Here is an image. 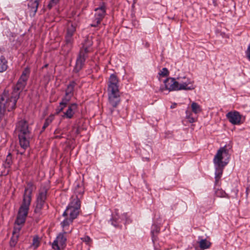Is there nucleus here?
I'll return each instance as SVG.
<instances>
[{"label": "nucleus", "mask_w": 250, "mask_h": 250, "mask_svg": "<svg viewBox=\"0 0 250 250\" xmlns=\"http://www.w3.org/2000/svg\"><path fill=\"white\" fill-rule=\"evenodd\" d=\"M87 53L84 52L83 50H80L74 68V71L76 72H78L82 68L84 65L85 59L87 57Z\"/></svg>", "instance_id": "12"}, {"label": "nucleus", "mask_w": 250, "mask_h": 250, "mask_svg": "<svg viewBox=\"0 0 250 250\" xmlns=\"http://www.w3.org/2000/svg\"><path fill=\"white\" fill-rule=\"evenodd\" d=\"M75 85L74 82H71L67 85V88L65 90V95L69 96L71 97L73 96L74 88Z\"/></svg>", "instance_id": "23"}, {"label": "nucleus", "mask_w": 250, "mask_h": 250, "mask_svg": "<svg viewBox=\"0 0 250 250\" xmlns=\"http://www.w3.org/2000/svg\"><path fill=\"white\" fill-rule=\"evenodd\" d=\"M199 246L202 250L208 249L211 246V243L206 239L201 240L199 242Z\"/></svg>", "instance_id": "25"}, {"label": "nucleus", "mask_w": 250, "mask_h": 250, "mask_svg": "<svg viewBox=\"0 0 250 250\" xmlns=\"http://www.w3.org/2000/svg\"><path fill=\"white\" fill-rule=\"evenodd\" d=\"M165 89L171 91H178V83L177 82L176 79L174 78L169 77L166 79L164 82Z\"/></svg>", "instance_id": "11"}, {"label": "nucleus", "mask_w": 250, "mask_h": 250, "mask_svg": "<svg viewBox=\"0 0 250 250\" xmlns=\"http://www.w3.org/2000/svg\"><path fill=\"white\" fill-rule=\"evenodd\" d=\"M186 114V118L188 119L189 123H193L196 121V118L192 116V113L190 111L187 110Z\"/></svg>", "instance_id": "27"}, {"label": "nucleus", "mask_w": 250, "mask_h": 250, "mask_svg": "<svg viewBox=\"0 0 250 250\" xmlns=\"http://www.w3.org/2000/svg\"><path fill=\"white\" fill-rule=\"evenodd\" d=\"M12 163V156L10 154H9L7 157L6 159L5 160V167H9Z\"/></svg>", "instance_id": "33"}, {"label": "nucleus", "mask_w": 250, "mask_h": 250, "mask_svg": "<svg viewBox=\"0 0 250 250\" xmlns=\"http://www.w3.org/2000/svg\"><path fill=\"white\" fill-rule=\"evenodd\" d=\"M40 0H30L28 4L30 16H34L37 11Z\"/></svg>", "instance_id": "15"}, {"label": "nucleus", "mask_w": 250, "mask_h": 250, "mask_svg": "<svg viewBox=\"0 0 250 250\" xmlns=\"http://www.w3.org/2000/svg\"><path fill=\"white\" fill-rule=\"evenodd\" d=\"M162 91H163L164 88L161 89Z\"/></svg>", "instance_id": "47"}, {"label": "nucleus", "mask_w": 250, "mask_h": 250, "mask_svg": "<svg viewBox=\"0 0 250 250\" xmlns=\"http://www.w3.org/2000/svg\"><path fill=\"white\" fill-rule=\"evenodd\" d=\"M81 201L77 200L76 201L71 200L66 209L63 213L64 216L68 217L74 219L78 216L80 212Z\"/></svg>", "instance_id": "6"}, {"label": "nucleus", "mask_w": 250, "mask_h": 250, "mask_svg": "<svg viewBox=\"0 0 250 250\" xmlns=\"http://www.w3.org/2000/svg\"><path fill=\"white\" fill-rule=\"evenodd\" d=\"M215 183L217 184L222 176L225 166L215 165Z\"/></svg>", "instance_id": "21"}, {"label": "nucleus", "mask_w": 250, "mask_h": 250, "mask_svg": "<svg viewBox=\"0 0 250 250\" xmlns=\"http://www.w3.org/2000/svg\"><path fill=\"white\" fill-rule=\"evenodd\" d=\"M115 214L113 215L112 219L111 220V221H112L111 224L112 225L116 227L117 226V225L116 223H115V222H117L119 220V213L117 212V209L115 210Z\"/></svg>", "instance_id": "31"}, {"label": "nucleus", "mask_w": 250, "mask_h": 250, "mask_svg": "<svg viewBox=\"0 0 250 250\" xmlns=\"http://www.w3.org/2000/svg\"><path fill=\"white\" fill-rule=\"evenodd\" d=\"M36 188V186L32 183H27L24 189L22 204L19 208L15 224L22 226L24 225L31 204L32 192Z\"/></svg>", "instance_id": "2"}, {"label": "nucleus", "mask_w": 250, "mask_h": 250, "mask_svg": "<svg viewBox=\"0 0 250 250\" xmlns=\"http://www.w3.org/2000/svg\"><path fill=\"white\" fill-rule=\"evenodd\" d=\"M229 157V151L226 146L221 147L213 159L214 165L225 166L228 163Z\"/></svg>", "instance_id": "5"}, {"label": "nucleus", "mask_w": 250, "mask_h": 250, "mask_svg": "<svg viewBox=\"0 0 250 250\" xmlns=\"http://www.w3.org/2000/svg\"><path fill=\"white\" fill-rule=\"evenodd\" d=\"M16 131L18 135L20 145L23 150H18V153L22 155L24 150L29 146L31 132L28 123L24 120L19 121L16 125Z\"/></svg>", "instance_id": "3"}, {"label": "nucleus", "mask_w": 250, "mask_h": 250, "mask_svg": "<svg viewBox=\"0 0 250 250\" xmlns=\"http://www.w3.org/2000/svg\"><path fill=\"white\" fill-rule=\"evenodd\" d=\"M78 23L76 21H68L65 27L66 34L65 35V44L71 46L73 42V36L76 31Z\"/></svg>", "instance_id": "7"}, {"label": "nucleus", "mask_w": 250, "mask_h": 250, "mask_svg": "<svg viewBox=\"0 0 250 250\" xmlns=\"http://www.w3.org/2000/svg\"><path fill=\"white\" fill-rule=\"evenodd\" d=\"M159 75L162 77H166L169 75V71L167 68H163L159 72Z\"/></svg>", "instance_id": "35"}, {"label": "nucleus", "mask_w": 250, "mask_h": 250, "mask_svg": "<svg viewBox=\"0 0 250 250\" xmlns=\"http://www.w3.org/2000/svg\"><path fill=\"white\" fill-rule=\"evenodd\" d=\"M30 74V68L25 67L16 84L13 87V91L10 95L8 91L4 90L1 95V100H7L6 106L8 110H13L16 107L17 101L19 98L20 94L25 88Z\"/></svg>", "instance_id": "1"}, {"label": "nucleus", "mask_w": 250, "mask_h": 250, "mask_svg": "<svg viewBox=\"0 0 250 250\" xmlns=\"http://www.w3.org/2000/svg\"><path fill=\"white\" fill-rule=\"evenodd\" d=\"M246 54L249 61H250V44L248 46L247 51H246Z\"/></svg>", "instance_id": "39"}, {"label": "nucleus", "mask_w": 250, "mask_h": 250, "mask_svg": "<svg viewBox=\"0 0 250 250\" xmlns=\"http://www.w3.org/2000/svg\"><path fill=\"white\" fill-rule=\"evenodd\" d=\"M93 44L92 37H87L84 40L83 47L81 50H83L84 52L88 53L92 50L91 46Z\"/></svg>", "instance_id": "17"}, {"label": "nucleus", "mask_w": 250, "mask_h": 250, "mask_svg": "<svg viewBox=\"0 0 250 250\" xmlns=\"http://www.w3.org/2000/svg\"><path fill=\"white\" fill-rule=\"evenodd\" d=\"M19 236V235L13 234L10 241V245L11 247L15 246L18 242Z\"/></svg>", "instance_id": "30"}, {"label": "nucleus", "mask_w": 250, "mask_h": 250, "mask_svg": "<svg viewBox=\"0 0 250 250\" xmlns=\"http://www.w3.org/2000/svg\"><path fill=\"white\" fill-rule=\"evenodd\" d=\"M73 221V219L67 217V218L61 223L64 233L70 232L72 231V229H69L68 228L69 225L72 224Z\"/></svg>", "instance_id": "19"}, {"label": "nucleus", "mask_w": 250, "mask_h": 250, "mask_svg": "<svg viewBox=\"0 0 250 250\" xmlns=\"http://www.w3.org/2000/svg\"><path fill=\"white\" fill-rule=\"evenodd\" d=\"M175 207H172V209H175Z\"/></svg>", "instance_id": "43"}, {"label": "nucleus", "mask_w": 250, "mask_h": 250, "mask_svg": "<svg viewBox=\"0 0 250 250\" xmlns=\"http://www.w3.org/2000/svg\"><path fill=\"white\" fill-rule=\"evenodd\" d=\"M146 46H148V44H147V43H146Z\"/></svg>", "instance_id": "46"}, {"label": "nucleus", "mask_w": 250, "mask_h": 250, "mask_svg": "<svg viewBox=\"0 0 250 250\" xmlns=\"http://www.w3.org/2000/svg\"><path fill=\"white\" fill-rule=\"evenodd\" d=\"M65 233L59 234L52 244V249L54 250H60V247L63 246L66 241Z\"/></svg>", "instance_id": "13"}, {"label": "nucleus", "mask_w": 250, "mask_h": 250, "mask_svg": "<svg viewBox=\"0 0 250 250\" xmlns=\"http://www.w3.org/2000/svg\"><path fill=\"white\" fill-rule=\"evenodd\" d=\"M215 195L219 197H225L226 193L222 189H217L215 191Z\"/></svg>", "instance_id": "34"}, {"label": "nucleus", "mask_w": 250, "mask_h": 250, "mask_svg": "<svg viewBox=\"0 0 250 250\" xmlns=\"http://www.w3.org/2000/svg\"><path fill=\"white\" fill-rule=\"evenodd\" d=\"M71 98L72 97L66 95H65V96L62 99V101L60 102V105L56 110L57 113H59L63 110V109L66 106L68 103L70 101Z\"/></svg>", "instance_id": "18"}, {"label": "nucleus", "mask_w": 250, "mask_h": 250, "mask_svg": "<svg viewBox=\"0 0 250 250\" xmlns=\"http://www.w3.org/2000/svg\"><path fill=\"white\" fill-rule=\"evenodd\" d=\"M84 192L83 187L81 186L77 185L75 190V195L72 196V200L74 201H76L77 200L80 201L82 198L83 193Z\"/></svg>", "instance_id": "16"}, {"label": "nucleus", "mask_w": 250, "mask_h": 250, "mask_svg": "<svg viewBox=\"0 0 250 250\" xmlns=\"http://www.w3.org/2000/svg\"><path fill=\"white\" fill-rule=\"evenodd\" d=\"M176 105H177V104H176V103H174V104H173L171 105L170 108H175V107H176Z\"/></svg>", "instance_id": "42"}, {"label": "nucleus", "mask_w": 250, "mask_h": 250, "mask_svg": "<svg viewBox=\"0 0 250 250\" xmlns=\"http://www.w3.org/2000/svg\"><path fill=\"white\" fill-rule=\"evenodd\" d=\"M81 240L85 242L86 244H88L91 241L90 238L88 236H85L83 238H81Z\"/></svg>", "instance_id": "37"}, {"label": "nucleus", "mask_w": 250, "mask_h": 250, "mask_svg": "<svg viewBox=\"0 0 250 250\" xmlns=\"http://www.w3.org/2000/svg\"><path fill=\"white\" fill-rule=\"evenodd\" d=\"M22 226L15 223V226L13 231V234L19 235Z\"/></svg>", "instance_id": "29"}, {"label": "nucleus", "mask_w": 250, "mask_h": 250, "mask_svg": "<svg viewBox=\"0 0 250 250\" xmlns=\"http://www.w3.org/2000/svg\"><path fill=\"white\" fill-rule=\"evenodd\" d=\"M119 82L115 74L110 75L108 84V95L109 104L113 107H116L120 102L119 90Z\"/></svg>", "instance_id": "4"}, {"label": "nucleus", "mask_w": 250, "mask_h": 250, "mask_svg": "<svg viewBox=\"0 0 250 250\" xmlns=\"http://www.w3.org/2000/svg\"><path fill=\"white\" fill-rule=\"evenodd\" d=\"M113 111V109H111V111H110L111 113H112Z\"/></svg>", "instance_id": "44"}, {"label": "nucleus", "mask_w": 250, "mask_h": 250, "mask_svg": "<svg viewBox=\"0 0 250 250\" xmlns=\"http://www.w3.org/2000/svg\"><path fill=\"white\" fill-rule=\"evenodd\" d=\"M40 241L38 236H36L33 238L32 246L35 249H37L40 245Z\"/></svg>", "instance_id": "32"}, {"label": "nucleus", "mask_w": 250, "mask_h": 250, "mask_svg": "<svg viewBox=\"0 0 250 250\" xmlns=\"http://www.w3.org/2000/svg\"><path fill=\"white\" fill-rule=\"evenodd\" d=\"M184 82H182V83H180L179 85H178V91L183 90H190L194 89L193 82L189 78L184 76Z\"/></svg>", "instance_id": "14"}, {"label": "nucleus", "mask_w": 250, "mask_h": 250, "mask_svg": "<svg viewBox=\"0 0 250 250\" xmlns=\"http://www.w3.org/2000/svg\"><path fill=\"white\" fill-rule=\"evenodd\" d=\"M160 229V228L157 225H154L152 227L151 233L152 235V240L154 244H155V241L157 240V234L159 232Z\"/></svg>", "instance_id": "22"}, {"label": "nucleus", "mask_w": 250, "mask_h": 250, "mask_svg": "<svg viewBox=\"0 0 250 250\" xmlns=\"http://www.w3.org/2000/svg\"><path fill=\"white\" fill-rule=\"evenodd\" d=\"M77 108V105L76 104H72L69 105L67 110L64 113V116L68 119H71L73 117L75 111Z\"/></svg>", "instance_id": "20"}, {"label": "nucleus", "mask_w": 250, "mask_h": 250, "mask_svg": "<svg viewBox=\"0 0 250 250\" xmlns=\"http://www.w3.org/2000/svg\"><path fill=\"white\" fill-rule=\"evenodd\" d=\"M60 0H50V2L48 5V8L51 9L52 7L56 5L59 1Z\"/></svg>", "instance_id": "36"}, {"label": "nucleus", "mask_w": 250, "mask_h": 250, "mask_svg": "<svg viewBox=\"0 0 250 250\" xmlns=\"http://www.w3.org/2000/svg\"><path fill=\"white\" fill-rule=\"evenodd\" d=\"M226 117L232 125H238L242 123L241 122V115L238 111L229 112L226 114Z\"/></svg>", "instance_id": "10"}, {"label": "nucleus", "mask_w": 250, "mask_h": 250, "mask_svg": "<svg viewBox=\"0 0 250 250\" xmlns=\"http://www.w3.org/2000/svg\"><path fill=\"white\" fill-rule=\"evenodd\" d=\"M106 7L104 3H102L99 7L95 8L94 20L90 25L92 27H96L100 24L105 15Z\"/></svg>", "instance_id": "9"}, {"label": "nucleus", "mask_w": 250, "mask_h": 250, "mask_svg": "<svg viewBox=\"0 0 250 250\" xmlns=\"http://www.w3.org/2000/svg\"><path fill=\"white\" fill-rule=\"evenodd\" d=\"M122 217L123 219H125L126 220V222H128V217L127 216V213H124L122 215Z\"/></svg>", "instance_id": "41"}, {"label": "nucleus", "mask_w": 250, "mask_h": 250, "mask_svg": "<svg viewBox=\"0 0 250 250\" xmlns=\"http://www.w3.org/2000/svg\"><path fill=\"white\" fill-rule=\"evenodd\" d=\"M246 196L247 197H248L249 196H250V185L246 188Z\"/></svg>", "instance_id": "40"}, {"label": "nucleus", "mask_w": 250, "mask_h": 250, "mask_svg": "<svg viewBox=\"0 0 250 250\" xmlns=\"http://www.w3.org/2000/svg\"><path fill=\"white\" fill-rule=\"evenodd\" d=\"M54 119V116L53 115L50 116L48 118H47L45 121V123L42 126V129L44 130L52 122Z\"/></svg>", "instance_id": "28"}, {"label": "nucleus", "mask_w": 250, "mask_h": 250, "mask_svg": "<svg viewBox=\"0 0 250 250\" xmlns=\"http://www.w3.org/2000/svg\"><path fill=\"white\" fill-rule=\"evenodd\" d=\"M145 159H146V160H148V158H147V157H146V158H145Z\"/></svg>", "instance_id": "45"}, {"label": "nucleus", "mask_w": 250, "mask_h": 250, "mask_svg": "<svg viewBox=\"0 0 250 250\" xmlns=\"http://www.w3.org/2000/svg\"><path fill=\"white\" fill-rule=\"evenodd\" d=\"M48 188L43 186L41 187L37 196L36 204L35 208L36 213H40L42 208L47 197Z\"/></svg>", "instance_id": "8"}, {"label": "nucleus", "mask_w": 250, "mask_h": 250, "mask_svg": "<svg viewBox=\"0 0 250 250\" xmlns=\"http://www.w3.org/2000/svg\"><path fill=\"white\" fill-rule=\"evenodd\" d=\"M192 111L195 114H198L201 112L202 109L201 106L198 104L193 102L191 104Z\"/></svg>", "instance_id": "26"}, {"label": "nucleus", "mask_w": 250, "mask_h": 250, "mask_svg": "<svg viewBox=\"0 0 250 250\" xmlns=\"http://www.w3.org/2000/svg\"><path fill=\"white\" fill-rule=\"evenodd\" d=\"M177 82L178 83V85H179L180 83H182V82H184V77H178L177 78Z\"/></svg>", "instance_id": "38"}, {"label": "nucleus", "mask_w": 250, "mask_h": 250, "mask_svg": "<svg viewBox=\"0 0 250 250\" xmlns=\"http://www.w3.org/2000/svg\"><path fill=\"white\" fill-rule=\"evenodd\" d=\"M7 61L5 58L1 56L0 57V72L5 71L7 68Z\"/></svg>", "instance_id": "24"}]
</instances>
